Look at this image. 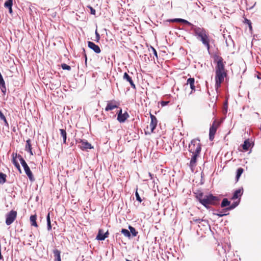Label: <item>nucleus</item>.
<instances>
[{
  "label": "nucleus",
  "instance_id": "f704fd0d",
  "mask_svg": "<svg viewBox=\"0 0 261 261\" xmlns=\"http://www.w3.org/2000/svg\"><path fill=\"white\" fill-rule=\"evenodd\" d=\"M135 195H136V199L140 202H141L142 200V199L141 198L138 192V191L137 190H136V193H135Z\"/></svg>",
  "mask_w": 261,
  "mask_h": 261
},
{
  "label": "nucleus",
  "instance_id": "423d86ee",
  "mask_svg": "<svg viewBox=\"0 0 261 261\" xmlns=\"http://www.w3.org/2000/svg\"><path fill=\"white\" fill-rule=\"evenodd\" d=\"M18 158L19 159L22 167H23L24 171H25L26 174L27 175V176H28L29 179L31 181H34L35 178L34 177V176H33L29 167L28 166L27 163L25 162V160L22 158L21 155H20V154L18 155Z\"/></svg>",
  "mask_w": 261,
  "mask_h": 261
},
{
  "label": "nucleus",
  "instance_id": "39448f33",
  "mask_svg": "<svg viewBox=\"0 0 261 261\" xmlns=\"http://www.w3.org/2000/svg\"><path fill=\"white\" fill-rule=\"evenodd\" d=\"M221 121L215 119L210 128L209 139L213 141L215 138L217 129L220 126Z\"/></svg>",
  "mask_w": 261,
  "mask_h": 261
},
{
  "label": "nucleus",
  "instance_id": "de8ad7c7",
  "mask_svg": "<svg viewBox=\"0 0 261 261\" xmlns=\"http://www.w3.org/2000/svg\"><path fill=\"white\" fill-rule=\"evenodd\" d=\"M85 64L86 65L87 64V56H86V54L85 55Z\"/></svg>",
  "mask_w": 261,
  "mask_h": 261
},
{
  "label": "nucleus",
  "instance_id": "7c9ffc66",
  "mask_svg": "<svg viewBox=\"0 0 261 261\" xmlns=\"http://www.w3.org/2000/svg\"><path fill=\"white\" fill-rule=\"evenodd\" d=\"M121 233L124 234L126 237L129 238L131 236L130 232L126 229H122L121 231Z\"/></svg>",
  "mask_w": 261,
  "mask_h": 261
},
{
  "label": "nucleus",
  "instance_id": "473e14b6",
  "mask_svg": "<svg viewBox=\"0 0 261 261\" xmlns=\"http://www.w3.org/2000/svg\"><path fill=\"white\" fill-rule=\"evenodd\" d=\"M61 67L63 70H70L71 67L65 63L61 64Z\"/></svg>",
  "mask_w": 261,
  "mask_h": 261
},
{
  "label": "nucleus",
  "instance_id": "f3484780",
  "mask_svg": "<svg viewBox=\"0 0 261 261\" xmlns=\"http://www.w3.org/2000/svg\"><path fill=\"white\" fill-rule=\"evenodd\" d=\"M31 141L30 139H28L26 141V145L25 146V150L30 152L31 155H33V153L32 151V148L31 145Z\"/></svg>",
  "mask_w": 261,
  "mask_h": 261
},
{
  "label": "nucleus",
  "instance_id": "b1692460",
  "mask_svg": "<svg viewBox=\"0 0 261 261\" xmlns=\"http://www.w3.org/2000/svg\"><path fill=\"white\" fill-rule=\"evenodd\" d=\"M60 132L61 136L63 137V143L66 144V138H67L66 131L64 129H60Z\"/></svg>",
  "mask_w": 261,
  "mask_h": 261
},
{
  "label": "nucleus",
  "instance_id": "c9c22d12",
  "mask_svg": "<svg viewBox=\"0 0 261 261\" xmlns=\"http://www.w3.org/2000/svg\"><path fill=\"white\" fill-rule=\"evenodd\" d=\"M151 51L152 53V54L156 57V59H158V55H157V52L156 50L152 46L150 47Z\"/></svg>",
  "mask_w": 261,
  "mask_h": 261
},
{
  "label": "nucleus",
  "instance_id": "2f4dec72",
  "mask_svg": "<svg viewBox=\"0 0 261 261\" xmlns=\"http://www.w3.org/2000/svg\"><path fill=\"white\" fill-rule=\"evenodd\" d=\"M13 159H12V163L15 166L17 165V164H19L18 161L16 160V158H18V155H17V153H13L12 154Z\"/></svg>",
  "mask_w": 261,
  "mask_h": 261
},
{
  "label": "nucleus",
  "instance_id": "6e6552de",
  "mask_svg": "<svg viewBox=\"0 0 261 261\" xmlns=\"http://www.w3.org/2000/svg\"><path fill=\"white\" fill-rule=\"evenodd\" d=\"M76 143L80 144L79 147L82 150L86 149H91L92 148L91 144L88 142L87 141L79 139L76 141Z\"/></svg>",
  "mask_w": 261,
  "mask_h": 261
},
{
  "label": "nucleus",
  "instance_id": "a18cd8bd",
  "mask_svg": "<svg viewBox=\"0 0 261 261\" xmlns=\"http://www.w3.org/2000/svg\"><path fill=\"white\" fill-rule=\"evenodd\" d=\"M117 116H120L122 114V110L121 109L117 113Z\"/></svg>",
  "mask_w": 261,
  "mask_h": 261
},
{
  "label": "nucleus",
  "instance_id": "393cba45",
  "mask_svg": "<svg viewBox=\"0 0 261 261\" xmlns=\"http://www.w3.org/2000/svg\"><path fill=\"white\" fill-rule=\"evenodd\" d=\"M239 202H240V200H239V201L234 202L231 205H230L228 207H226V208L224 209L223 210L224 211H229V210H232V209L234 208L237 206L238 205Z\"/></svg>",
  "mask_w": 261,
  "mask_h": 261
},
{
  "label": "nucleus",
  "instance_id": "c03bdc74",
  "mask_svg": "<svg viewBox=\"0 0 261 261\" xmlns=\"http://www.w3.org/2000/svg\"><path fill=\"white\" fill-rule=\"evenodd\" d=\"M5 123V125L8 126H9V124H8V121H7V119L6 118H5L3 120Z\"/></svg>",
  "mask_w": 261,
  "mask_h": 261
},
{
  "label": "nucleus",
  "instance_id": "a211bd4d",
  "mask_svg": "<svg viewBox=\"0 0 261 261\" xmlns=\"http://www.w3.org/2000/svg\"><path fill=\"white\" fill-rule=\"evenodd\" d=\"M13 0H7L4 4V7L9 9L10 13L12 12Z\"/></svg>",
  "mask_w": 261,
  "mask_h": 261
},
{
  "label": "nucleus",
  "instance_id": "412c9836",
  "mask_svg": "<svg viewBox=\"0 0 261 261\" xmlns=\"http://www.w3.org/2000/svg\"><path fill=\"white\" fill-rule=\"evenodd\" d=\"M103 231L101 229H99L98 234L96 236V239L100 241H103L106 239V236H103Z\"/></svg>",
  "mask_w": 261,
  "mask_h": 261
},
{
  "label": "nucleus",
  "instance_id": "0eeeda50",
  "mask_svg": "<svg viewBox=\"0 0 261 261\" xmlns=\"http://www.w3.org/2000/svg\"><path fill=\"white\" fill-rule=\"evenodd\" d=\"M17 213L16 211L11 210L6 215V224L10 225L16 220Z\"/></svg>",
  "mask_w": 261,
  "mask_h": 261
},
{
  "label": "nucleus",
  "instance_id": "6ab92c4d",
  "mask_svg": "<svg viewBox=\"0 0 261 261\" xmlns=\"http://www.w3.org/2000/svg\"><path fill=\"white\" fill-rule=\"evenodd\" d=\"M36 220H37V215L36 214L31 216V217L30 218V220L31 225L35 226L36 227H38V225L37 223Z\"/></svg>",
  "mask_w": 261,
  "mask_h": 261
},
{
  "label": "nucleus",
  "instance_id": "a878e982",
  "mask_svg": "<svg viewBox=\"0 0 261 261\" xmlns=\"http://www.w3.org/2000/svg\"><path fill=\"white\" fill-rule=\"evenodd\" d=\"M244 169L242 168H239L237 169V175H236V180L238 181L241 175V174L243 173Z\"/></svg>",
  "mask_w": 261,
  "mask_h": 261
},
{
  "label": "nucleus",
  "instance_id": "20e7f679",
  "mask_svg": "<svg viewBox=\"0 0 261 261\" xmlns=\"http://www.w3.org/2000/svg\"><path fill=\"white\" fill-rule=\"evenodd\" d=\"M191 30L194 32L197 38L202 42L207 51H209L211 38L208 32L202 27H199L193 24L191 27Z\"/></svg>",
  "mask_w": 261,
  "mask_h": 261
},
{
  "label": "nucleus",
  "instance_id": "f03ea898",
  "mask_svg": "<svg viewBox=\"0 0 261 261\" xmlns=\"http://www.w3.org/2000/svg\"><path fill=\"white\" fill-rule=\"evenodd\" d=\"M201 150V145L200 140L194 139L192 140L189 144V151L192 153L191 158L189 163V167L192 171H194L197 165V159L199 156Z\"/></svg>",
  "mask_w": 261,
  "mask_h": 261
},
{
  "label": "nucleus",
  "instance_id": "72a5a7b5",
  "mask_svg": "<svg viewBox=\"0 0 261 261\" xmlns=\"http://www.w3.org/2000/svg\"><path fill=\"white\" fill-rule=\"evenodd\" d=\"M244 22L246 24H247L249 26V29L250 30H252V25H251V22L250 20L247 19V18H245V20H244Z\"/></svg>",
  "mask_w": 261,
  "mask_h": 261
},
{
  "label": "nucleus",
  "instance_id": "4be33fe9",
  "mask_svg": "<svg viewBox=\"0 0 261 261\" xmlns=\"http://www.w3.org/2000/svg\"><path fill=\"white\" fill-rule=\"evenodd\" d=\"M0 88L4 95H5L7 89L4 79L0 80Z\"/></svg>",
  "mask_w": 261,
  "mask_h": 261
},
{
  "label": "nucleus",
  "instance_id": "9d476101",
  "mask_svg": "<svg viewBox=\"0 0 261 261\" xmlns=\"http://www.w3.org/2000/svg\"><path fill=\"white\" fill-rule=\"evenodd\" d=\"M150 117L151 119V122L149 124V127L150 129V133H153L154 129L156 127L158 120L155 116L151 113H150Z\"/></svg>",
  "mask_w": 261,
  "mask_h": 261
},
{
  "label": "nucleus",
  "instance_id": "4c0bfd02",
  "mask_svg": "<svg viewBox=\"0 0 261 261\" xmlns=\"http://www.w3.org/2000/svg\"><path fill=\"white\" fill-rule=\"evenodd\" d=\"M95 35H96V39L95 40V41L97 42H99V40L100 39V35L98 33V32H97V31H96L95 32Z\"/></svg>",
  "mask_w": 261,
  "mask_h": 261
},
{
  "label": "nucleus",
  "instance_id": "e433bc0d",
  "mask_svg": "<svg viewBox=\"0 0 261 261\" xmlns=\"http://www.w3.org/2000/svg\"><path fill=\"white\" fill-rule=\"evenodd\" d=\"M88 7L90 10V13L91 14L95 15L96 13V11L94 9H93L91 6H88Z\"/></svg>",
  "mask_w": 261,
  "mask_h": 261
},
{
  "label": "nucleus",
  "instance_id": "4468645a",
  "mask_svg": "<svg viewBox=\"0 0 261 261\" xmlns=\"http://www.w3.org/2000/svg\"><path fill=\"white\" fill-rule=\"evenodd\" d=\"M243 193V188H240L237 190H236L232 195L231 199L234 200L238 198L240 199L241 196Z\"/></svg>",
  "mask_w": 261,
  "mask_h": 261
},
{
  "label": "nucleus",
  "instance_id": "c85d7f7f",
  "mask_svg": "<svg viewBox=\"0 0 261 261\" xmlns=\"http://www.w3.org/2000/svg\"><path fill=\"white\" fill-rule=\"evenodd\" d=\"M46 220H47V229L48 230H50L51 229V222H50V213H48V215H47V218H46Z\"/></svg>",
  "mask_w": 261,
  "mask_h": 261
},
{
  "label": "nucleus",
  "instance_id": "1a4fd4ad",
  "mask_svg": "<svg viewBox=\"0 0 261 261\" xmlns=\"http://www.w3.org/2000/svg\"><path fill=\"white\" fill-rule=\"evenodd\" d=\"M118 103L115 100H109L107 101V105L105 108V111L108 112L112 110L115 108H117Z\"/></svg>",
  "mask_w": 261,
  "mask_h": 261
},
{
  "label": "nucleus",
  "instance_id": "ea45409f",
  "mask_svg": "<svg viewBox=\"0 0 261 261\" xmlns=\"http://www.w3.org/2000/svg\"><path fill=\"white\" fill-rule=\"evenodd\" d=\"M203 220L201 219H193V221L197 223H200Z\"/></svg>",
  "mask_w": 261,
  "mask_h": 261
},
{
  "label": "nucleus",
  "instance_id": "aec40b11",
  "mask_svg": "<svg viewBox=\"0 0 261 261\" xmlns=\"http://www.w3.org/2000/svg\"><path fill=\"white\" fill-rule=\"evenodd\" d=\"M53 253L54 254L55 259L56 261H61V251L57 249H54L53 250Z\"/></svg>",
  "mask_w": 261,
  "mask_h": 261
},
{
  "label": "nucleus",
  "instance_id": "dca6fc26",
  "mask_svg": "<svg viewBox=\"0 0 261 261\" xmlns=\"http://www.w3.org/2000/svg\"><path fill=\"white\" fill-rule=\"evenodd\" d=\"M129 117V115L127 112L124 113H122L120 116H117V120L120 122L122 123L125 121V120Z\"/></svg>",
  "mask_w": 261,
  "mask_h": 261
},
{
  "label": "nucleus",
  "instance_id": "49530a36",
  "mask_svg": "<svg viewBox=\"0 0 261 261\" xmlns=\"http://www.w3.org/2000/svg\"><path fill=\"white\" fill-rule=\"evenodd\" d=\"M109 236V232L107 231L106 232L104 233L103 236H106V238H108Z\"/></svg>",
  "mask_w": 261,
  "mask_h": 261
},
{
  "label": "nucleus",
  "instance_id": "79ce46f5",
  "mask_svg": "<svg viewBox=\"0 0 261 261\" xmlns=\"http://www.w3.org/2000/svg\"><path fill=\"white\" fill-rule=\"evenodd\" d=\"M214 214L219 216V217H223L224 216L226 215V214H222V213H219V214Z\"/></svg>",
  "mask_w": 261,
  "mask_h": 261
},
{
  "label": "nucleus",
  "instance_id": "3c124183",
  "mask_svg": "<svg viewBox=\"0 0 261 261\" xmlns=\"http://www.w3.org/2000/svg\"><path fill=\"white\" fill-rule=\"evenodd\" d=\"M149 176H150L151 177V179L152 178V174L150 173H149Z\"/></svg>",
  "mask_w": 261,
  "mask_h": 261
},
{
  "label": "nucleus",
  "instance_id": "ddd939ff",
  "mask_svg": "<svg viewBox=\"0 0 261 261\" xmlns=\"http://www.w3.org/2000/svg\"><path fill=\"white\" fill-rule=\"evenodd\" d=\"M195 84V79H194V78L190 77V78H189L187 80V84H186L187 85L189 84L190 86V88L191 89V91L190 92V94H192L196 90L195 86V84Z\"/></svg>",
  "mask_w": 261,
  "mask_h": 261
},
{
  "label": "nucleus",
  "instance_id": "8fccbe9b",
  "mask_svg": "<svg viewBox=\"0 0 261 261\" xmlns=\"http://www.w3.org/2000/svg\"><path fill=\"white\" fill-rule=\"evenodd\" d=\"M3 80V76L1 74V73H0V80Z\"/></svg>",
  "mask_w": 261,
  "mask_h": 261
},
{
  "label": "nucleus",
  "instance_id": "09e8293b",
  "mask_svg": "<svg viewBox=\"0 0 261 261\" xmlns=\"http://www.w3.org/2000/svg\"><path fill=\"white\" fill-rule=\"evenodd\" d=\"M3 258V256L1 254V250H0V259H2Z\"/></svg>",
  "mask_w": 261,
  "mask_h": 261
},
{
  "label": "nucleus",
  "instance_id": "2eb2a0df",
  "mask_svg": "<svg viewBox=\"0 0 261 261\" xmlns=\"http://www.w3.org/2000/svg\"><path fill=\"white\" fill-rule=\"evenodd\" d=\"M168 22H182L185 24H187L190 26H192L193 24L187 21V20L183 19L181 18H174L172 19L168 20Z\"/></svg>",
  "mask_w": 261,
  "mask_h": 261
},
{
  "label": "nucleus",
  "instance_id": "f8f14e48",
  "mask_svg": "<svg viewBox=\"0 0 261 261\" xmlns=\"http://www.w3.org/2000/svg\"><path fill=\"white\" fill-rule=\"evenodd\" d=\"M123 80H126V81L129 82L132 88L133 89H134V90L136 89V85L134 84L132 77H130L126 72H125L124 73L123 76Z\"/></svg>",
  "mask_w": 261,
  "mask_h": 261
},
{
  "label": "nucleus",
  "instance_id": "5701e85b",
  "mask_svg": "<svg viewBox=\"0 0 261 261\" xmlns=\"http://www.w3.org/2000/svg\"><path fill=\"white\" fill-rule=\"evenodd\" d=\"M250 146L251 143L247 140H246L242 145V147L244 151H247Z\"/></svg>",
  "mask_w": 261,
  "mask_h": 261
},
{
  "label": "nucleus",
  "instance_id": "a19ab883",
  "mask_svg": "<svg viewBox=\"0 0 261 261\" xmlns=\"http://www.w3.org/2000/svg\"><path fill=\"white\" fill-rule=\"evenodd\" d=\"M5 116H4V115L3 114L2 112L0 110V118L2 119V120H3L5 118Z\"/></svg>",
  "mask_w": 261,
  "mask_h": 261
},
{
  "label": "nucleus",
  "instance_id": "cd10ccee",
  "mask_svg": "<svg viewBox=\"0 0 261 261\" xmlns=\"http://www.w3.org/2000/svg\"><path fill=\"white\" fill-rule=\"evenodd\" d=\"M6 181V175L3 173H0V184H3Z\"/></svg>",
  "mask_w": 261,
  "mask_h": 261
},
{
  "label": "nucleus",
  "instance_id": "37998d69",
  "mask_svg": "<svg viewBox=\"0 0 261 261\" xmlns=\"http://www.w3.org/2000/svg\"><path fill=\"white\" fill-rule=\"evenodd\" d=\"M16 168L18 170L19 173H21V170L19 165V164H17V165L15 166Z\"/></svg>",
  "mask_w": 261,
  "mask_h": 261
},
{
  "label": "nucleus",
  "instance_id": "c756f323",
  "mask_svg": "<svg viewBox=\"0 0 261 261\" xmlns=\"http://www.w3.org/2000/svg\"><path fill=\"white\" fill-rule=\"evenodd\" d=\"M128 228L130 230V233L132 234V236L133 237H136L138 234V231H137L135 229V228L132 226H129Z\"/></svg>",
  "mask_w": 261,
  "mask_h": 261
},
{
  "label": "nucleus",
  "instance_id": "58836bf2",
  "mask_svg": "<svg viewBox=\"0 0 261 261\" xmlns=\"http://www.w3.org/2000/svg\"><path fill=\"white\" fill-rule=\"evenodd\" d=\"M169 102V101H162L161 102V105L162 107H164L165 106H166L168 104V103Z\"/></svg>",
  "mask_w": 261,
  "mask_h": 261
},
{
  "label": "nucleus",
  "instance_id": "bb28decb",
  "mask_svg": "<svg viewBox=\"0 0 261 261\" xmlns=\"http://www.w3.org/2000/svg\"><path fill=\"white\" fill-rule=\"evenodd\" d=\"M230 204V202L227 198H224L221 202V207H224L229 206Z\"/></svg>",
  "mask_w": 261,
  "mask_h": 261
},
{
  "label": "nucleus",
  "instance_id": "7ed1b4c3",
  "mask_svg": "<svg viewBox=\"0 0 261 261\" xmlns=\"http://www.w3.org/2000/svg\"><path fill=\"white\" fill-rule=\"evenodd\" d=\"M196 198L199 202L206 208H209L210 205H217L219 204L220 199L218 197L213 195L212 194L204 195L200 191L195 193Z\"/></svg>",
  "mask_w": 261,
  "mask_h": 261
},
{
  "label": "nucleus",
  "instance_id": "603ef678",
  "mask_svg": "<svg viewBox=\"0 0 261 261\" xmlns=\"http://www.w3.org/2000/svg\"><path fill=\"white\" fill-rule=\"evenodd\" d=\"M126 261H132V260H128V259H126Z\"/></svg>",
  "mask_w": 261,
  "mask_h": 261
},
{
  "label": "nucleus",
  "instance_id": "9b49d317",
  "mask_svg": "<svg viewBox=\"0 0 261 261\" xmlns=\"http://www.w3.org/2000/svg\"><path fill=\"white\" fill-rule=\"evenodd\" d=\"M88 46L90 49H92L95 53L97 54H99L101 51L100 47L93 42L88 41Z\"/></svg>",
  "mask_w": 261,
  "mask_h": 261
},
{
  "label": "nucleus",
  "instance_id": "f257e3e1",
  "mask_svg": "<svg viewBox=\"0 0 261 261\" xmlns=\"http://www.w3.org/2000/svg\"><path fill=\"white\" fill-rule=\"evenodd\" d=\"M214 61L216 64L215 67V88L217 90L220 88L221 84L224 82V78L227 75V70L225 68V61L218 55L214 56Z\"/></svg>",
  "mask_w": 261,
  "mask_h": 261
}]
</instances>
